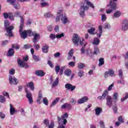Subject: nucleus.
Segmentation results:
<instances>
[{
  "label": "nucleus",
  "mask_w": 128,
  "mask_h": 128,
  "mask_svg": "<svg viewBox=\"0 0 128 128\" xmlns=\"http://www.w3.org/2000/svg\"><path fill=\"white\" fill-rule=\"evenodd\" d=\"M107 6H110L111 8L106 10V13L108 14H112V11L115 10H116L117 8L116 3L112 1H110L109 4H108Z\"/></svg>",
  "instance_id": "5"
},
{
  "label": "nucleus",
  "mask_w": 128,
  "mask_h": 128,
  "mask_svg": "<svg viewBox=\"0 0 128 128\" xmlns=\"http://www.w3.org/2000/svg\"><path fill=\"white\" fill-rule=\"evenodd\" d=\"M14 54V50L13 48H10L8 50L7 56H12Z\"/></svg>",
  "instance_id": "25"
},
{
  "label": "nucleus",
  "mask_w": 128,
  "mask_h": 128,
  "mask_svg": "<svg viewBox=\"0 0 128 128\" xmlns=\"http://www.w3.org/2000/svg\"><path fill=\"white\" fill-rule=\"evenodd\" d=\"M102 112V109L100 107H97L95 108L96 116H100Z\"/></svg>",
  "instance_id": "18"
},
{
  "label": "nucleus",
  "mask_w": 128,
  "mask_h": 128,
  "mask_svg": "<svg viewBox=\"0 0 128 128\" xmlns=\"http://www.w3.org/2000/svg\"><path fill=\"white\" fill-rule=\"evenodd\" d=\"M16 73V70L12 68L9 71L10 76H14Z\"/></svg>",
  "instance_id": "48"
},
{
  "label": "nucleus",
  "mask_w": 128,
  "mask_h": 128,
  "mask_svg": "<svg viewBox=\"0 0 128 128\" xmlns=\"http://www.w3.org/2000/svg\"><path fill=\"white\" fill-rule=\"evenodd\" d=\"M44 18H52V14L48 12L44 14Z\"/></svg>",
  "instance_id": "49"
},
{
  "label": "nucleus",
  "mask_w": 128,
  "mask_h": 128,
  "mask_svg": "<svg viewBox=\"0 0 128 128\" xmlns=\"http://www.w3.org/2000/svg\"><path fill=\"white\" fill-rule=\"evenodd\" d=\"M25 92L26 94V97L28 99L29 103L30 104H33L34 102V100H32V93L30 92H28V89H26Z\"/></svg>",
  "instance_id": "11"
},
{
  "label": "nucleus",
  "mask_w": 128,
  "mask_h": 128,
  "mask_svg": "<svg viewBox=\"0 0 128 128\" xmlns=\"http://www.w3.org/2000/svg\"><path fill=\"white\" fill-rule=\"evenodd\" d=\"M42 50L43 52H45L46 54L48 53V46H45L42 47Z\"/></svg>",
  "instance_id": "35"
},
{
  "label": "nucleus",
  "mask_w": 128,
  "mask_h": 128,
  "mask_svg": "<svg viewBox=\"0 0 128 128\" xmlns=\"http://www.w3.org/2000/svg\"><path fill=\"white\" fill-rule=\"evenodd\" d=\"M101 18L102 22H106V16L105 14H102Z\"/></svg>",
  "instance_id": "54"
},
{
  "label": "nucleus",
  "mask_w": 128,
  "mask_h": 128,
  "mask_svg": "<svg viewBox=\"0 0 128 128\" xmlns=\"http://www.w3.org/2000/svg\"><path fill=\"white\" fill-rule=\"evenodd\" d=\"M22 60L18 59V64L20 66V68H28V65L26 62L28 60V56H26L22 58Z\"/></svg>",
  "instance_id": "3"
},
{
  "label": "nucleus",
  "mask_w": 128,
  "mask_h": 128,
  "mask_svg": "<svg viewBox=\"0 0 128 128\" xmlns=\"http://www.w3.org/2000/svg\"><path fill=\"white\" fill-rule=\"evenodd\" d=\"M88 10V7L86 6V3H82L80 11V14L82 18L86 14L84 10Z\"/></svg>",
  "instance_id": "6"
},
{
  "label": "nucleus",
  "mask_w": 128,
  "mask_h": 128,
  "mask_svg": "<svg viewBox=\"0 0 128 128\" xmlns=\"http://www.w3.org/2000/svg\"><path fill=\"white\" fill-rule=\"evenodd\" d=\"M8 80L10 84L12 86H16L18 84V80L14 76L9 75Z\"/></svg>",
  "instance_id": "8"
},
{
  "label": "nucleus",
  "mask_w": 128,
  "mask_h": 128,
  "mask_svg": "<svg viewBox=\"0 0 128 128\" xmlns=\"http://www.w3.org/2000/svg\"><path fill=\"white\" fill-rule=\"evenodd\" d=\"M62 10H60L57 12L58 16H57L56 17V22H58L60 20V18H62Z\"/></svg>",
  "instance_id": "24"
},
{
  "label": "nucleus",
  "mask_w": 128,
  "mask_h": 128,
  "mask_svg": "<svg viewBox=\"0 0 128 128\" xmlns=\"http://www.w3.org/2000/svg\"><path fill=\"white\" fill-rule=\"evenodd\" d=\"M10 116H14V114L16 112V109H14V106L12 104H10Z\"/></svg>",
  "instance_id": "21"
},
{
  "label": "nucleus",
  "mask_w": 128,
  "mask_h": 128,
  "mask_svg": "<svg viewBox=\"0 0 128 128\" xmlns=\"http://www.w3.org/2000/svg\"><path fill=\"white\" fill-rule=\"evenodd\" d=\"M78 76H80V78H82V76H84V71L82 70H79L78 72Z\"/></svg>",
  "instance_id": "47"
},
{
  "label": "nucleus",
  "mask_w": 128,
  "mask_h": 128,
  "mask_svg": "<svg viewBox=\"0 0 128 128\" xmlns=\"http://www.w3.org/2000/svg\"><path fill=\"white\" fill-rule=\"evenodd\" d=\"M98 33H97L96 36L97 38H100V36H102V26H98Z\"/></svg>",
  "instance_id": "22"
},
{
  "label": "nucleus",
  "mask_w": 128,
  "mask_h": 128,
  "mask_svg": "<svg viewBox=\"0 0 128 128\" xmlns=\"http://www.w3.org/2000/svg\"><path fill=\"white\" fill-rule=\"evenodd\" d=\"M88 100V98L87 96H84L78 100V103L79 104H84V102H86Z\"/></svg>",
  "instance_id": "16"
},
{
  "label": "nucleus",
  "mask_w": 128,
  "mask_h": 128,
  "mask_svg": "<svg viewBox=\"0 0 128 128\" xmlns=\"http://www.w3.org/2000/svg\"><path fill=\"white\" fill-rule=\"evenodd\" d=\"M128 93H126L124 97L121 98V102H124V100H128Z\"/></svg>",
  "instance_id": "52"
},
{
  "label": "nucleus",
  "mask_w": 128,
  "mask_h": 128,
  "mask_svg": "<svg viewBox=\"0 0 128 128\" xmlns=\"http://www.w3.org/2000/svg\"><path fill=\"white\" fill-rule=\"evenodd\" d=\"M20 26L19 32L21 36V37L23 40H25L28 38V32L26 30H24L22 32V28H24V18L22 16H20Z\"/></svg>",
  "instance_id": "2"
},
{
  "label": "nucleus",
  "mask_w": 128,
  "mask_h": 128,
  "mask_svg": "<svg viewBox=\"0 0 128 128\" xmlns=\"http://www.w3.org/2000/svg\"><path fill=\"white\" fill-rule=\"evenodd\" d=\"M119 72V76L120 78L122 80L123 78H122V70H120L118 71Z\"/></svg>",
  "instance_id": "62"
},
{
  "label": "nucleus",
  "mask_w": 128,
  "mask_h": 128,
  "mask_svg": "<svg viewBox=\"0 0 128 128\" xmlns=\"http://www.w3.org/2000/svg\"><path fill=\"white\" fill-rule=\"evenodd\" d=\"M60 98H56L51 104L50 106L52 108L54 106H56V104H58V102L60 101Z\"/></svg>",
  "instance_id": "27"
},
{
  "label": "nucleus",
  "mask_w": 128,
  "mask_h": 128,
  "mask_svg": "<svg viewBox=\"0 0 128 128\" xmlns=\"http://www.w3.org/2000/svg\"><path fill=\"white\" fill-rule=\"evenodd\" d=\"M100 54V48H98V47L95 46L94 47V51L93 52V54Z\"/></svg>",
  "instance_id": "33"
},
{
  "label": "nucleus",
  "mask_w": 128,
  "mask_h": 128,
  "mask_svg": "<svg viewBox=\"0 0 128 128\" xmlns=\"http://www.w3.org/2000/svg\"><path fill=\"white\" fill-rule=\"evenodd\" d=\"M12 6H14V8L16 10H20V4L18 3L16 4L14 3V4H12Z\"/></svg>",
  "instance_id": "50"
},
{
  "label": "nucleus",
  "mask_w": 128,
  "mask_h": 128,
  "mask_svg": "<svg viewBox=\"0 0 128 128\" xmlns=\"http://www.w3.org/2000/svg\"><path fill=\"white\" fill-rule=\"evenodd\" d=\"M64 74L67 76H70L72 74V70L70 69H67L64 71Z\"/></svg>",
  "instance_id": "36"
},
{
  "label": "nucleus",
  "mask_w": 128,
  "mask_h": 128,
  "mask_svg": "<svg viewBox=\"0 0 128 128\" xmlns=\"http://www.w3.org/2000/svg\"><path fill=\"white\" fill-rule=\"evenodd\" d=\"M35 74L38 76H44L46 74L42 70H37L35 72Z\"/></svg>",
  "instance_id": "17"
},
{
  "label": "nucleus",
  "mask_w": 128,
  "mask_h": 128,
  "mask_svg": "<svg viewBox=\"0 0 128 128\" xmlns=\"http://www.w3.org/2000/svg\"><path fill=\"white\" fill-rule=\"evenodd\" d=\"M100 38L96 37L94 39L92 44L94 46H98V44H100Z\"/></svg>",
  "instance_id": "23"
},
{
  "label": "nucleus",
  "mask_w": 128,
  "mask_h": 128,
  "mask_svg": "<svg viewBox=\"0 0 128 128\" xmlns=\"http://www.w3.org/2000/svg\"><path fill=\"white\" fill-rule=\"evenodd\" d=\"M108 90H105L104 92L102 94V96H100L98 97L99 100H104L106 96H108Z\"/></svg>",
  "instance_id": "20"
},
{
  "label": "nucleus",
  "mask_w": 128,
  "mask_h": 128,
  "mask_svg": "<svg viewBox=\"0 0 128 128\" xmlns=\"http://www.w3.org/2000/svg\"><path fill=\"white\" fill-rule=\"evenodd\" d=\"M48 64L50 68H54V64H52V61L48 60Z\"/></svg>",
  "instance_id": "63"
},
{
  "label": "nucleus",
  "mask_w": 128,
  "mask_h": 128,
  "mask_svg": "<svg viewBox=\"0 0 128 128\" xmlns=\"http://www.w3.org/2000/svg\"><path fill=\"white\" fill-rule=\"evenodd\" d=\"M109 76H116L114 71L112 69H110L108 72H104V78H108Z\"/></svg>",
  "instance_id": "12"
},
{
  "label": "nucleus",
  "mask_w": 128,
  "mask_h": 128,
  "mask_svg": "<svg viewBox=\"0 0 128 128\" xmlns=\"http://www.w3.org/2000/svg\"><path fill=\"white\" fill-rule=\"evenodd\" d=\"M64 33L56 35V38H64Z\"/></svg>",
  "instance_id": "55"
},
{
  "label": "nucleus",
  "mask_w": 128,
  "mask_h": 128,
  "mask_svg": "<svg viewBox=\"0 0 128 128\" xmlns=\"http://www.w3.org/2000/svg\"><path fill=\"white\" fill-rule=\"evenodd\" d=\"M85 2H86V4L87 6H90L92 8H94V4H92L90 1L88 0H85Z\"/></svg>",
  "instance_id": "37"
},
{
  "label": "nucleus",
  "mask_w": 128,
  "mask_h": 128,
  "mask_svg": "<svg viewBox=\"0 0 128 128\" xmlns=\"http://www.w3.org/2000/svg\"><path fill=\"white\" fill-rule=\"evenodd\" d=\"M65 88L68 90H70L71 92H74V90H76V86H73L70 84L67 83L65 84Z\"/></svg>",
  "instance_id": "15"
},
{
  "label": "nucleus",
  "mask_w": 128,
  "mask_h": 128,
  "mask_svg": "<svg viewBox=\"0 0 128 128\" xmlns=\"http://www.w3.org/2000/svg\"><path fill=\"white\" fill-rule=\"evenodd\" d=\"M99 124L101 126V128H104V122L103 120H100Z\"/></svg>",
  "instance_id": "56"
},
{
  "label": "nucleus",
  "mask_w": 128,
  "mask_h": 128,
  "mask_svg": "<svg viewBox=\"0 0 128 128\" xmlns=\"http://www.w3.org/2000/svg\"><path fill=\"white\" fill-rule=\"evenodd\" d=\"M42 102H43V104H44L45 106H48V98H44Z\"/></svg>",
  "instance_id": "41"
},
{
  "label": "nucleus",
  "mask_w": 128,
  "mask_h": 128,
  "mask_svg": "<svg viewBox=\"0 0 128 128\" xmlns=\"http://www.w3.org/2000/svg\"><path fill=\"white\" fill-rule=\"evenodd\" d=\"M84 64L82 63H79L78 65V68L82 69L84 68Z\"/></svg>",
  "instance_id": "51"
},
{
  "label": "nucleus",
  "mask_w": 128,
  "mask_h": 128,
  "mask_svg": "<svg viewBox=\"0 0 128 128\" xmlns=\"http://www.w3.org/2000/svg\"><path fill=\"white\" fill-rule=\"evenodd\" d=\"M84 39H80V36L78 34H74L73 36L72 42L76 46H78V42L80 46H82L84 44Z\"/></svg>",
  "instance_id": "4"
},
{
  "label": "nucleus",
  "mask_w": 128,
  "mask_h": 128,
  "mask_svg": "<svg viewBox=\"0 0 128 128\" xmlns=\"http://www.w3.org/2000/svg\"><path fill=\"white\" fill-rule=\"evenodd\" d=\"M57 118L58 122H60V121L63 120V124H66L68 123V120H66V118H68V114L67 112H66L61 116V118L59 116H57Z\"/></svg>",
  "instance_id": "7"
},
{
  "label": "nucleus",
  "mask_w": 128,
  "mask_h": 128,
  "mask_svg": "<svg viewBox=\"0 0 128 128\" xmlns=\"http://www.w3.org/2000/svg\"><path fill=\"white\" fill-rule=\"evenodd\" d=\"M3 16H4V18H8L10 16V13L8 14L6 12H4L3 14Z\"/></svg>",
  "instance_id": "59"
},
{
  "label": "nucleus",
  "mask_w": 128,
  "mask_h": 128,
  "mask_svg": "<svg viewBox=\"0 0 128 128\" xmlns=\"http://www.w3.org/2000/svg\"><path fill=\"white\" fill-rule=\"evenodd\" d=\"M34 82H30L27 84V86H28L31 90H34Z\"/></svg>",
  "instance_id": "30"
},
{
  "label": "nucleus",
  "mask_w": 128,
  "mask_h": 128,
  "mask_svg": "<svg viewBox=\"0 0 128 128\" xmlns=\"http://www.w3.org/2000/svg\"><path fill=\"white\" fill-rule=\"evenodd\" d=\"M112 99L114 102H118V92L114 93Z\"/></svg>",
  "instance_id": "26"
},
{
  "label": "nucleus",
  "mask_w": 128,
  "mask_h": 128,
  "mask_svg": "<svg viewBox=\"0 0 128 128\" xmlns=\"http://www.w3.org/2000/svg\"><path fill=\"white\" fill-rule=\"evenodd\" d=\"M68 66H72V68H74V66H76V63L74 62H70L68 63Z\"/></svg>",
  "instance_id": "60"
},
{
  "label": "nucleus",
  "mask_w": 128,
  "mask_h": 128,
  "mask_svg": "<svg viewBox=\"0 0 128 128\" xmlns=\"http://www.w3.org/2000/svg\"><path fill=\"white\" fill-rule=\"evenodd\" d=\"M104 58H100L99 60V66H104Z\"/></svg>",
  "instance_id": "38"
},
{
  "label": "nucleus",
  "mask_w": 128,
  "mask_h": 128,
  "mask_svg": "<svg viewBox=\"0 0 128 128\" xmlns=\"http://www.w3.org/2000/svg\"><path fill=\"white\" fill-rule=\"evenodd\" d=\"M34 38L32 39V42L34 44H36L38 40H40V34H38V33H34Z\"/></svg>",
  "instance_id": "14"
},
{
  "label": "nucleus",
  "mask_w": 128,
  "mask_h": 128,
  "mask_svg": "<svg viewBox=\"0 0 128 128\" xmlns=\"http://www.w3.org/2000/svg\"><path fill=\"white\" fill-rule=\"evenodd\" d=\"M61 108H66V110H72V106L68 103H65L61 106Z\"/></svg>",
  "instance_id": "19"
},
{
  "label": "nucleus",
  "mask_w": 128,
  "mask_h": 128,
  "mask_svg": "<svg viewBox=\"0 0 128 128\" xmlns=\"http://www.w3.org/2000/svg\"><path fill=\"white\" fill-rule=\"evenodd\" d=\"M6 98H4V96H0V102H1L2 104H4V102H6Z\"/></svg>",
  "instance_id": "43"
},
{
  "label": "nucleus",
  "mask_w": 128,
  "mask_h": 128,
  "mask_svg": "<svg viewBox=\"0 0 128 128\" xmlns=\"http://www.w3.org/2000/svg\"><path fill=\"white\" fill-rule=\"evenodd\" d=\"M10 22L8 21V20H4V26L5 30L7 34H8V36H9L10 38H12V36H14V34H12V30H14V26H10Z\"/></svg>",
  "instance_id": "1"
},
{
  "label": "nucleus",
  "mask_w": 128,
  "mask_h": 128,
  "mask_svg": "<svg viewBox=\"0 0 128 128\" xmlns=\"http://www.w3.org/2000/svg\"><path fill=\"white\" fill-rule=\"evenodd\" d=\"M10 4H16V0H6Z\"/></svg>",
  "instance_id": "53"
},
{
  "label": "nucleus",
  "mask_w": 128,
  "mask_h": 128,
  "mask_svg": "<svg viewBox=\"0 0 128 128\" xmlns=\"http://www.w3.org/2000/svg\"><path fill=\"white\" fill-rule=\"evenodd\" d=\"M61 22L64 24H66L68 22V18L66 14H62Z\"/></svg>",
  "instance_id": "13"
},
{
  "label": "nucleus",
  "mask_w": 128,
  "mask_h": 128,
  "mask_svg": "<svg viewBox=\"0 0 128 128\" xmlns=\"http://www.w3.org/2000/svg\"><path fill=\"white\" fill-rule=\"evenodd\" d=\"M32 58L34 62H39V60H40V57L36 55H32Z\"/></svg>",
  "instance_id": "40"
},
{
  "label": "nucleus",
  "mask_w": 128,
  "mask_h": 128,
  "mask_svg": "<svg viewBox=\"0 0 128 128\" xmlns=\"http://www.w3.org/2000/svg\"><path fill=\"white\" fill-rule=\"evenodd\" d=\"M9 18L10 20H14V14L12 12L9 13Z\"/></svg>",
  "instance_id": "45"
},
{
  "label": "nucleus",
  "mask_w": 128,
  "mask_h": 128,
  "mask_svg": "<svg viewBox=\"0 0 128 128\" xmlns=\"http://www.w3.org/2000/svg\"><path fill=\"white\" fill-rule=\"evenodd\" d=\"M48 6V3L46 2H44L40 4L41 8H44V6Z\"/></svg>",
  "instance_id": "57"
},
{
  "label": "nucleus",
  "mask_w": 128,
  "mask_h": 128,
  "mask_svg": "<svg viewBox=\"0 0 128 128\" xmlns=\"http://www.w3.org/2000/svg\"><path fill=\"white\" fill-rule=\"evenodd\" d=\"M38 94H39L36 102H38V104H40V100L42 98V91H39Z\"/></svg>",
  "instance_id": "31"
},
{
  "label": "nucleus",
  "mask_w": 128,
  "mask_h": 128,
  "mask_svg": "<svg viewBox=\"0 0 128 128\" xmlns=\"http://www.w3.org/2000/svg\"><path fill=\"white\" fill-rule=\"evenodd\" d=\"M60 66H55V72L56 74H58V72H60Z\"/></svg>",
  "instance_id": "42"
},
{
  "label": "nucleus",
  "mask_w": 128,
  "mask_h": 128,
  "mask_svg": "<svg viewBox=\"0 0 128 128\" xmlns=\"http://www.w3.org/2000/svg\"><path fill=\"white\" fill-rule=\"evenodd\" d=\"M0 118H6V114L2 112H0Z\"/></svg>",
  "instance_id": "64"
},
{
  "label": "nucleus",
  "mask_w": 128,
  "mask_h": 128,
  "mask_svg": "<svg viewBox=\"0 0 128 128\" xmlns=\"http://www.w3.org/2000/svg\"><path fill=\"white\" fill-rule=\"evenodd\" d=\"M121 15H122V12H120V10H118V11H116L115 13H114L113 16L116 18H120Z\"/></svg>",
  "instance_id": "28"
},
{
  "label": "nucleus",
  "mask_w": 128,
  "mask_h": 128,
  "mask_svg": "<svg viewBox=\"0 0 128 128\" xmlns=\"http://www.w3.org/2000/svg\"><path fill=\"white\" fill-rule=\"evenodd\" d=\"M58 82H60L58 78H56L55 81L52 84V88H54V86H58Z\"/></svg>",
  "instance_id": "34"
},
{
  "label": "nucleus",
  "mask_w": 128,
  "mask_h": 128,
  "mask_svg": "<svg viewBox=\"0 0 128 128\" xmlns=\"http://www.w3.org/2000/svg\"><path fill=\"white\" fill-rule=\"evenodd\" d=\"M14 16H16V18H18V16H19V18H20V16H22L23 18V23L24 22V16H20V12H19L18 11L16 12L14 14Z\"/></svg>",
  "instance_id": "32"
},
{
  "label": "nucleus",
  "mask_w": 128,
  "mask_h": 128,
  "mask_svg": "<svg viewBox=\"0 0 128 128\" xmlns=\"http://www.w3.org/2000/svg\"><path fill=\"white\" fill-rule=\"evenodd\" d=\"M54 128V122H51L50 124L48 126V128Z\"/></svg>",
  "instance_id": "61"
},
{
  "label": "nucleus",
  "mask_w": 128,
  "mask_h": 128,
  "mask_svg": "<svg viewBox=\"0 0 128 128\" xmlns=\"http://www.w3.org/2000/svg\"><path fill=\"white\" fill-rule=\"evenodd\" d=\"M26 32L27 34H28V36H34V34H36V32H32V30H27Z\"/></svg>",
  "instance_id": "39"
},
{
  "label": "nucleus",
  "mask_w": 128,
  "mask_h": 128,
  "mask_svg": "<svg viewBox=\"0 0 128 128\" xmlns=\"http://www.w3.org/2000/svg\"><path fill=\"white\" fill-rule=\"evenodd\" d=\"M112 108L114 112L116 114L118 112V106H116V104L114 106H113Z\"/></svg>",
  "instance_id": "46"
},
{
  "label": "nucleus",
  "mask_w": 128,
  "mask_h": 128,
  "mask_svg": "<svg viewBox=\"0 0 128 128\" xmlns=\"http://www.w3.org/2000/svg\"><path fill=\"white\" fill-rule=\"evenodd\" d=\"M112 96H107L106 98V106H108V108H112V106H114V104L112 103Z\"/></svg>",
  "instance_id": "10"
},
{
  "label": "nucleus",
  "mask_w": 128,
  "mask_h": 128,
  "mask_svg": "<svg viewBox=\"0 0 128 128\" xmlns=\"http://www.w3.org/2000/svg\"><path fill=\"white\" fill-rule=\"evenodd\" d=\"M104 28H107L108 30H110V24L108 23H106L104 26Z\"/></svg>",
  "instance_id": "44"
},
{
  "label": "nucleus",
  "mask_w": 128,
  "mask_h": 128,
  "mask_svg": "<svg viewBox=\"0 0 128 128\" xmlns=\"http://www.w3.org/2000/svg\"><path fill=\"white\" fill-rule=\"evenodd\" d=\"M94 32H96V28H92L88 30V34H92V36H94V34H96Z\"/></svg>",
  "instance_id": "29"
},
{
  "label": "nucleus",
  "mask_w": 128,
  "mask_h": 128,
  "mask_svg": "<svg viewBox=\"0 0 128 128\" xmlns=\"http://www.w3.org/2000/svg\"><path fill=\"white\" fill-rule=\"evenodd\" d=\"M44 124H46V126H48L50 124V120H48L45 119L44 120Z\"/></svg>",
  "instance_id": "58"
},
{
  "label": "nucleus",
  "mask_w": 128,
  "mask_h": 128,
  "mask_svg": "<svg viewBox=\"0 0 128 128\" xmlns=\"http://www.w3.org/2000/svg\"><path fill=\"white\" fill-rule=\"evenodd\" d=\"M121 30L122 32H126L128 30V19H125L122 21L121 25Z\"/></svg>",
  "instance_id": "9"
}]
</instances>
